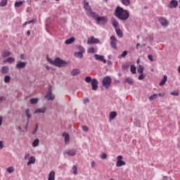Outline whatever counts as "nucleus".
I'll use <instances>...</instances> for the list:
<instances>
[{"label": "nucleus", "instance_id": "1", "mask_svg": "<svg viewBox=\"0 0 180 180\" xmlns=\"http://www.w3.org/2000/svg\"><path fill=\"white\" fill-rule=\"evenodd\" d=\"M114 15L120 20H127L130 16L129 11L127 10H124V8L120 6L116 8Z\"/></svg>", "mask_w": 180, "mask_h": 180}, {"label": "nucleus", "instance_id": "2", "mask_svg": "<svg viewBox=\"0 0 180 180\" xmlns=\"http://www.w3.org/2000/svg\"><path fill=\"white\" fill-rule=\"evenodd\" d=\"M47 60L50 61V63L53 65H56V67L61 68V67H64V65H67V64H68V63L65 62V60H63L60 58H56L54 60H51V59L47 58Z\"/></svg>", "mask_w": 180, "mask_h": 180}, {"label": "nucleus", "instance_id": "3", "mask_svg": "<svg viewBox=\"0 0 180 180\" xmlns=\"http://www.w3.org/2000/svg\"><path fill=\"white\" fill-rule=\"evenodd\" d=\"M102 84L105 89H109V87L112 85V78L110 76H105L103 79Z\"/></svg>", "mask_w": 180, "mask_h": 180}, {"label": "nucleus", "instance_id": "4", "mask_svg": "<svg viewBox=\"0 0 180 180\" xmlns=\"http://www.w3.org/2000/svg\"><path fill=\"white\" fill-rule=\"evenodd\" d=\"M52 91H53V86H50L49 87L46 94L45 95V99H47L48 101H54V99L56 98V96H54L52 94Z\"/></svg>", "mask_w": 180, "mask_h": 180}, {"label": "nucleus", "instance_id": "5", "mask_svg": "<svg viewBox=\"0 0 180 180\" xmlns=\"http://www.w3.org/2000/svg\"><path fill=\"white\" fill-rule=\"evenodd\" d=\"M96 20L97 22V25H106L109 19L106 16H101L96 18Z\"/></svg>", "mask_w": 180, "mask_h": 180}, {"label": "nucleus", "instance_id": "6", "mask_svg": "<svg viewBox=\"0 0 180 180\" xmlns=\"http://www.w3.org/2000/svg\"><path fill=\"white\" fill-rule=\"evenodd\" d=\"M117 160L116 162V167H122V165H126V162L122 160H123V156H122V155L117 156Z\"/></svg>", "mask_w": 180, "mask_h": 180}, {"label": "nucleus", "instance_id": "7", "mask_svg": "<svg viewBox=\"0 0 180 180\" xmlns=\"http://www.w3.org/2000/svg\"><path fill=\"white\" fill-rule=\"evenodd\" d=\"M110 39L111 40L110 41L111 47L115 49H117V40L116 37H115V35H112Z\"/></svg>", "mask_w": 180, "mask_h": 180}, {"label": "nucleus", "instance_id": "8", "mask_svg": "<svg viewBox=\"0 0 180 180\" xmlns=\"http://www.w3.org/2000/svg\"><path fill=\"white\" fill-rule=\"evenodd\" d=\"M94 57L95 60H96L97 61H101L102 63H103V64H106L107 63L106 59H105V56L102 55L95 54Z\"/></svg>", "mask_w": 180, "mask_h": 180}, {"label": "nucleus", "instance_id": "9", "mask_svg": "<svg viewBox=\"0 0 180 180\" xmlns=\"http://www.w3.org/2000/svg\"><path fill=\"white\" fill-rule=\"evenodd\" d=\"M159 22L163 27H167V26H168V20H167V18L164 17H161L159 18Z\"/></svg>", "mask_w": 180, "mask_h": 180}, {"label": "nucleus", "instance_id": "10", "mask_svg": "<svg viewBox=\"0 0 180 180\" xmlns=\"http://www.w3.org/2000/svg\"><path fill=\"white\" fill-rule=\"evenodd\" d=\"M91 84L92 90L96 91V89H98V85L99 84V82H98V79L96 78L93 79Z\"/></svg>", "mask_w": 180, "mask_h": 180}, {"label": "nucleus", "instance_id": "11", "mask_svg": "<svg viewBox=\"0 0 180 180\" xmlns=\"http://www.w3.org/2000/svg\"><path fill=\"white\" fill-rule=\"evenodd\" d=\"M99 43V39L91 37L90 39H88L87 44H98Z\"/></svg>", "mask_w": 180, "mask_h": 180}, {"label": "nucleus", "instance_id": "12", "mask_svg": "<svg viewBox=\"0 0 180 180\" xmlns=\"http://www.w3.org/2000/svg\"><path fill=\"white\" fill-rule=\"evenodd\" d=\"M65 154H67L68 155H70L71 157H74L77 155V150L75 149H68Z\"/></svg>", "mask_w": 180, "mask_h": 180}, {"label": "nucleus", "instance_id": "13", "mask_svg": "<svg viewBox=\"0 0 180 180\" xmlns=\"http://www.w3.org/2000/svg\"><path fill=\"white\" fill-rule=\"evenodd\" d=\"M26 67V62L18 61V63L15 65V68L17 70H22V68H25Z\"/></svg>", "mask_w": 180, "mask_h": 180}, {"label": "nucleus", "instance_id": "14", "mask_svg": "<svg viewBox=\"0 0 180 180\" xmlns=\"http://www.w3.org/2000/svg\"><path fill=\"white\" fill-rule=\"evenodd\" d=\"M84 9H85V11H86V15H87V13H89V12L92 11L91 9V6H89V3L86 1H84Z\"/></svg>", "mask_w": 180, "mask_h": 180}, {"label": "nucleus", "instance_id": "15", "mask_svg": "<svg viewBox=\"0 0 180 180\" xmlns=\"http://www.w3.org/2000/svg\"><path fill=\"white\" fill-rule=\"evenodd\" d=\"M176 6H178V1L172 0L168 6V8L172 9V8H176Z\"/></svg>", "mask_w": 180, "mask_h": 180}, {"label": "nucleus", "instance_id": "16", "mask_svg": "<svg viewBox=\"0 0 180 180\" xmlns=\"http://www.w3.org/2000/svg\"><path fill=\"white\" fill-rule=\"evenodd\" d=\"M46 110H47V108L42 107L41 108H37L34 111V113H46Z\"/></svg>", "mask_w": 180, "mask_h": 180}, {"label": "nucleus", "instance_id": "17", "mask_svg": "<svg viewBox=\"0 0 180 180\" xmlns=\"http://www.w3.org/2000/svg\"><path fill=\"white\" fill-rule=\"evenodd\" d=\"M34 162H36V158H34V156H31L28 159V162L27 163V165H28V166L32 165V164H34Z\"/></svg>", "mask_w": 180, "mask_h": 180}, {"label": "nucleus", "instance_id": "18", "mask_svg": "<svg viewBox=\"0 0 180 180\" xmlns=\"http://www.w3.org/2000/svg\"><path fill=\"white\" fill-rule=\"evenodd\" d=\"M56 179V172L51 171L49 174L48 180H54Z\"/></svg>", "mask_w": 180, "mask_h": 180}, {"label": "nucleus", "instance_id": "19", "mask_svg": "<svg viewBox=\"0 0 180 180\" xmlns=\"http://www.w3.org/2000/svg\"><path fill=\"white\" fill-rule=\"evenodd\" d=\"M112 25L114 27V29H118L119 28V22H117V20H116V19L113 18L112 20Z\"/></svg>", "mask_w": 180, "mask_h": 180}, {"label": "nucleus", "instance_id": "20", "mask_svg": "<svg viewBox=\"0 0 180 180\" xmlns=\"http://www.w3.org/2000/svg\"><path fill=\"white\" fill-rule=\"evenodd\" d=\"M75 41V38L74 37H70V39H68L65 40V44H71Z\"/></svg>", "mask_w": 180, "mask_h": 180}, {"label": "nucleus", "instance_id": "21", "mask_svg": "<svg viewBox=\"0 0 180 180\" xmlns=\"http://www.w3.org/2000/svg\"><path fill=\"white\" fill-rule=\"evenodd\" d=\"M167 79H168V77H167V75H164L163 78L162 79L161 82L159 84L160 86H162L163 85H165V82H167Z\"/></svg>", "mask_w": 180, "mask_h": 180}, {"label": "nucleus", "instance_id": "22", "mask_svg": "<svg viewBox=\"0 0 180 180\" xmlns=\"http://www.w3.org/2000/svg\"><path fill=\"white\" fill-rule=\"evenodd\" d=\"M25 115L27 117V124H29V120L30 119V117H32V114H30V109H27L25 111Z\"/></svg>", "mask_w": 180, "mask_h": 180}, {"label": "nucleus", "instance_id": "23", "mask_svg": "<svg viewBox=\"0 0 180 180\" xmlns=\"http://www.w3.org/2000/svg\"><path fill=\"white\" fill-rule=\"evenodd\" d=\"M9 72V68L8 66H3L1 68V74H8Z\"/></svg>", "mask_w": 180, "mask_h": 180}, {"label": "nucleus", "instance_id": "24", "mask_svg": "<svg viewBox=\"0 0 180 180\" xmlns=\"http://www.w3.org/2000/svg\"><path fill=\"white\" fill-rule=\"evenodd\" d=\"M115 32L117 33V36H118V37H123V32H122V30H120V27L115 29Z\"/></svg>", "mask_w": 180, "mask_h": 180}, {"label": "nucleus", "instance_id": "25", "mask_svg": "<svg viewBox=\"0 0 180 180\" xmlns=\"http://www.w3.org/2000/svg\"><path fill=\"white\" fill-rule=\"evenodd\" d=\"M116 116H117V112H116V111H112L110 112V117H109L110 120H113V119H115Z\"/></svg>", "mask_w": 180, "mask_h": 180}, {"label": "nucleus", "instance_id": "26", "mask_svg": "<svg viewBox=\"0 0 180 180\" xmlns=\"http://www.w3.org/2000/svg\"><path fill=\"white\" fill-rule=\"evenodd\" d=\"M87 15H89V16H90L91 18H93V19H96V18H98V15H96V13L93 12L92 11L87 13Z\"/></svg>", "mask_w": 180, "mask_h": 180}, {"label": "nucleus", "instance_id": "27", "mask_svg": "<svg viewBox=\"0 0 180 180\" xmlns=\"http://www.w3.org/2000/svg\"><path fill=\"white\" fill-rule=\"evenodd\" d=\"M63 136L65 137V143H68L70 141V134L63 133Z\"/></svg>", "mask_w": 180, "mask_h": 180}, {"label": "nucleus", "instance_id": "28", "mask_svg": "<svg viewBox=\"0 0 180 180\" xmlns=\"http://www.w3.org/2000/svg\"><path fill=\"white\" fill-rule=\"evenodd\" d=\"M137 72H139V74H143V72H144V66L139 65L137 68Z\"/></svg>", "mask_w": 180, "mask_h": 180}, {"label": "nucleus", "instance_id": "29", "mask_svg": "<svg viewBox=\"0 0 180 180\" xmlns=\"http://www.w3.org/2000/svg\"><path fill=\"white\" fill-rule=\"evenodd\" d=\"M124 82L127 84H133V82H134V80H133V78H131V77H126Z\"/></svg>", "mask_w": 180, "mask_h": 180}, {"label": "nucleus", "instance_id": "30", "mask_svg": "<svg viewBox=\"0 0 180 180\" xmlns=\"http://www.w3.org/2000/svg\"><path fill=\"white\" fill-rule=\"evenodd\" d=\"M39 143H40V140L39 139L34 140L32 142V147H38Z\"/></svg>", "mask_w": 180, "mask_h": 180}, {"label": "nucleus", "instance_id": "31", "mask_svg": "<svg viewBox=\"0 0 180 180\" xmlns=\"http://www.w3.org/2000/svg\"><path fill=\"white\" fill-rule=\"evenodd\" d=\"M12 56V53L9 51H4L3 53V57L6 58Z\"/></svg>", "mask_w": 180, "mask_h": 180}, {"label": "nucleus", "instance_id": "32", "mask_svg": "<svg viewBox=\"0 0 180 180\" xmlns=\"http://www.w3.org/2000/svg\"><path fill=\"white\" fill-rule=\"evenodd\" d=\"M80 71L79 69H73L71 72L72 75L75 76V75H78V74H79Z\"/></svg>", "mask_w": 180, "mask_h": 180}, {"label": "nucleus", "instance_id": "33", "mask_svg": "<svg viewBox=\"0 0 180 180\" xmlns=\"http://www.w3.org/2000/svg\"><path fill=\"white\" fill-rule=\"evenodd\" d=\"M23 5V1H15L14 6L15 8H20V6H22Z\"/></svg>", "mask_w": 180, "mask_h": 180}, {"label": "nucleus", "instance_id": "34", "mask_svg": "<svg viewBox=\"0 0 180 180\" xmlns=\"http://www.w3.org/2000/svg\"><path fill=\"white\" fill-rule=\"evenodd\" d=\"M120 1L125 6H129V5H130V0H120Z\"/></svg>", "mask_w": 180, "mask_h": 180}, {"label": "nucleus", "instance_id": "35", "mask_svg": "<svg viewBox=\"0 0 180 180\" xmlns=\"http://www.w3.org/2000/svg\"><path fill=\"white\" fill-rule=\"evenodd\" d=\"M87 52L90 54H95V53H96V50H95V48L91 47L88 49Z\"/></svg>", "mask_w": 180, "mask_h": 180}, {"label": "nucleus", "instance_id": "36", "mask_svg": "<svg viewBox=\"0 0 180 180\" xmlns=\"http://www.w3.org/2000/svg\"><path fill=\"white\" fill-rule=\"evenodd\" d=\"M136 65H131L130 66V72H131V74H136Z\"/></svg>", "mask_w": 180, "mask_h": 180}, {"label": "nucleus", "instance_id": "37", "mask_svg": "<svg viewBox=\"0 0 180 180\" xmlns=\"http://www.w3.org/2000/svg\"><path fill=\"white\" fill-rule=\"evenodd\" d=\"M6 63H8L9 64H12V63H15V58L10 57L6 59Z\"/></svg>", "mask_w": 180, "mask_h": 180}, {"label": "nucleus", "instance_id": "38", "mask_svg": "<svg viewBox=\"0 0 180 180\" xmlns=\"http://www.w3.org/2000/svg\"><path fill=\"white\" fill-rule=\"evenodd\" d=\"M30 102L31 105H36V103H37V102H39V99H37V98H30Z\"/></svg>", "mask_w": 180, "mask_h": 180}, {"label": "nucleus", "instance_id": "39", "mask_svg": "<svg viewBox=\"0 0 180 180\" xmlns=\"http://www.w3.org/2000/svg\"><path fill=\"white\" fill-rule=\"evenodd\" d=\"M84 53H82V52H76L75 53V57H78L79 58H82V57H84Z\"/></svg>", "mask_w": 180, "mask_h": 180}, {"label": "nucleus", "instance_id": "40", "mask_svg": "<svg viewBox=\"0 0 180 180\" xmlns=\"http://www.w3.org/2000/svg\"><path fill=\"white\" fill-rule=\"evenodd\" d=\"M7 4H8V0H2L0 2V6L1 7L6 6Z\"/></svg>", "mask_w": 180, "mask_h": 180}, {"label": "nucleus", "instance_id": "41", "mask_svg": "<svg viewBox=\"0 0 180 180\" xmlns=\"http://www.w3.org/2000/svg\"><path fill=\"white\" fill-rule=\"evenodd\" d=\"M158 97V94H154L153 95L149 97V101H154V99H157Z\"/></svg>", "mask_w": 180, "mask_h": 180}, {"label": "nucleus", "instance_id": "42", "mask_svg": "<svg viewBox=\"0 0 180 180\" xmlns=\"http://www.w3.org/2000/svg\"><path fill=\"white\" fill-rule=\"evenodd\" d=\"M10 81H11V76H9V75H6V76L4 77V82H5L6 84H8V82H10Z\"/></svg>", "mask_w": 180, "mask_h": 180}, {"label": "nucleus", "instance_id": "43", "mask_svg": "<svg viewBox=\"0 0 180 180\" xmlns=\"http://www.w3.org/2000/svg\"><path fill=\"white\" fill-rule=\"evenodd\" d=\"M78 50H79V53H82L83 54H84V53H85V48H84V46H79Z\"/></svg>", "mask_w": 180, "mask_h": 180}, {"label": "nucleus", "instance_id": "44", "mask_svg": "<svg viewBox=\"0 0 180 180\" xmlns=\"http://www.w3.org/2000/svg\"><path fill=\"white\" fill-rule=\"evenodd\" d=\"M126 56H127V51H124L123 53L118 56V58H123L126 57Z\"/></svg>", "mask_w": 180, "mask_h": 180}, {"label": "nucleus", "instance_id": "45", "mask_svg": "<svg viewBox=\"0 0 180 180\" xmlns=\"http://www.w3.org/2000/svg\"><path fill=\"white\" fill-rule=\"evenodd\" d=\"M92 78L89 76L86 77L85 78V82H86L87 84H89L90 82H92Z\"/></svg>", "mask_w": 180, "mask_h": 180}, {"label": "nucleus", "instance_id": "46", "mask_svg": "<svg viewBox=\"0 0 180 180\" xmlns=\"http://www.w3.org/2000/svg\"><path fill=\"white\" fill-rule=\"evenodd\" d=\"M15 172V169L13 168V167H9L7 169V172H8L9 174H12V172Z\"/></svg>", "mask_w": 180, "mask_h": 180}, {"label": "nucleus", "instance_id": "47", "mask_svg": "<svg viewBox=\"0 0 180 180\" xmlns=\"http://www.w3.org/2000/svg\"><path fill=\"white\" fill-rule=\"evenodd\" d=\"M138 78L140 81H141L142 79H144V78H146V76L144 75L143 73H140Z\"/></svg>", "mask_w": 180, "mask_h": 180}, {"label": "nucleus", "instance_id": "48", "mask_svg": "<svg viewBox=\"0 0 180 180\" xmlns=\"http://www.w3.org/2000/svg\"><path fill=\"white\" fill-rule=\"evenodd\" d=\"M72 171L74 175H77L78 174V172H77V166L75 165L72 167Z\"/></svg>", "mask_w": 180, "mask_h": 180}, {"label": "nucleus", "instance_id": "49", "mask_svg": "<svg viewBox=\"0 0 180 180\" xmlns=\"http://www.w3.org/2000/svg\"><path fill=\"white\" fill-rule=\"evenodd\" d=\"M30 157H32V156H30V153H27L25 155L24 160H29L30 158Z\"/></svg>", "mask_w": 180, "mask_h": 180}, {"label": "nucleus", "instance_id": "50", "mask_svg": "<svg viewBox=\"0 0 180 180\" xmlns=\"http://www.w3.org/2000/svg\"><path fill=\"white\" fill-rule=\"evenodd\" d=\"M129 67H130L129 65V64H123L122 66V70H127V68H129Z\"/></svg>", "mask_w": 180, "mask_h": 180}, {"label": "nucleus", "instance_id": "51", "mask_svg": "<svg viewBox=\"0 0 180 180\" xmlns=\"http://www.w3.org/2000/svg\"><path fill=\"white\" fill-rule=\"evenodd\" d=\"M101 158H102V160H106V158H108V155L106 153H103L101 155Z\"/></svg>", "mask_w": 180, "mask_h": 180}, {"label": "nucleus", "instance_id": "52", "mask_svg": "<svg viewBox=\"0 0 180 180\" xmlns=\"http://www.w3.org/2000/svg\"><path fill=\"white\" fill-rule=\"evenodd\" d=\"M82 130H84V131H88V130H89V128H88V127L86 126H83Z\"/></svg>", "mask_w": 180, "mask_h": 180}, {"label": "nucleus", "instance_id": "53", "mask_svg": "<svg viewBox=\"0 0 180 180\" xmlns=\"http://www.w3.org/2000/svg\"><path fill=\"white\" fill-rule=\"evenodd\" d=\"M83 102H84V103L85 105H86V103H89V98H84Z\"/></svg>", "mask_w": 180, "mask_h": 180}, {"label": "nucleus", "instance_id": "54", "mask_svg": "<svg viewBox=\"0 0 180 180\" xmlns=\"http://www.w3.org/2000/svg\"><path fill=\"white\" fill-rule=\"evenodd\" d=\"M148 60H150V61H154V59H153V56L152 55H148Z\"/></svg>", "mask_w": 180, "mask_h": 180}, {"label": "nucleus", "instance_id": "55", "mask_svg": "<svg viewBox=\"0 0 180 180\" xmlns=\"http://www.w3.org/2000/svg\"><path fill=\"white\" fill-rule=\"evenodd\" d=\"M4 101H6V98L5 96L0 97V102H3Z\"/></svg>", "mask_w": 180, "mask_h": 180}, {"label": "nucleus", "instance_id": "56", "mask_svg": "<svg viewBox=\"0 0 180 180\" xmlns=\"http://www.w3.org/2000/svg\"><path fill=\"white\" fill-rule=\"evenodd\" d=\"M172 94V95H174V96H178L179 95V92H172L171 93Z\"/></svg>", "mask_w": 180, "mask_h": 180}, {"label": "nucleus", "instance_id": "57", "mask_svg": "<svg viewBox=\"0 0 180 180\" xmlns=\"http://www.w3.org/2000/svg\"><path fill=\"white\" fill-rule=\"evenodd\" d=\"M2 148H4V143L0 141V150H2Z\"/></svg>", "mask_w": 180, "mask_h": 180}, {"label": "nucleus", "instance_id": "58", "mask_svg": "<svg viewBox=\"0 0 180 180\" xmlns=\"http://www.w3.org/2000/svg\"><path fill=\"white\" fill-rule=\"evenodd\" d=\"M2 122H4V118L2 116H0V126H2Z\"/></svg>", "mask_w": 180, "mask_h": 180}, {"label": "nucleus", "instance_id": "59", "mask_svg": "<svg viewBox=\"0 0 180 180\" xmlns=\"http://www.w3.org/2000/svg\"><path fill=\"white\" fill-rule=\"evenodd\" d=\"M27 23H28V25H30L31 23H34V20H31L30 21H27Z\"/></svg>", "mask_w": 180, "mask_h": 180}, {"label": "nucleus", "instance_id": "60", "mask_svg": "<svg viewBox=\"0 0 180 180\" xmlns=\"http://www.w3.org/2000/svg\"><path fill=\"white\" fill-rule=\"evenodd\" d=\"M95 167V162L93 161L91 162V167L94 168Z\"/></svg>", "mask_w": 180, "mask_h": 180}, {"label": "nucleus", "instance_id": "61", "mask_svg": "<svg viewBox=\"0 0 180 180\" xmlns=\"http://www.w3.org/2000/svg\"><path fill=\"white\" fill-rule=\"evenodd\" d=\"M158 96H160V98H162V96H164V94H158Z\"/></svg>", "mask_w": 180, "mask_h": 180}, {"label": "nucleus", "instance_id": "62", "mask_svg": "<svg viewBox=\"0 0 180 180\" xmlns=\"http://www.w3.org/2000/svg\"><path fill=\"white\" fill-rule=\"evenodd\" d=\"M27 25H28V23H27V21H26L24 24H22V26H26Z\"/></svg>", "mask_w": 180, "mask_h": 180}, {"label": "nucleus", "instance_id": "63", "mask_svg": "<svg viewBox=\"0 0 180 180\" xmlns=\"http://www.w3.org/2000/svg\"><path fill=\"white\" fill-rule=\"evenodd\" d=\"M141 46L140 43L136 44V49H139V46Z\"/></svg>", "mask_w": 180, "mask_h": 180}, {"label": "nucleus", "instance_id": "64", "mask_svg": "<svg viewBox=\"0 0 180 180\" xmlns=\"http://www.w3.org/2000/svg\"><path fill=\"white\" fill-rule=\"evenodd\" d=\"M20 58H21V60H24V56H23V54L20 55Z\"/></svg>", "mask_w": 180, "mask_h": 180}]
</instances>
